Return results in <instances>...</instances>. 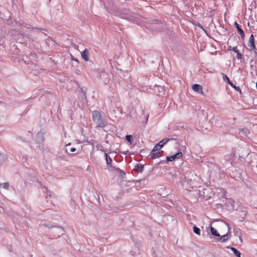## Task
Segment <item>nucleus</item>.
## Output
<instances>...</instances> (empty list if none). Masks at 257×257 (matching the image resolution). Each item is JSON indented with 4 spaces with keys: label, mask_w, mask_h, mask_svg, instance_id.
Returning <instances> with one entry per match:
<instances>
[{
    "label": "nucleus",
    "mask_w": 257,
    "mask_h": 257,
    "mask_svg": "<svg viewBox=\"0 0 257 257\" xmlns=\"http://www.w3.org/2000/svg\"><path fill=\"white\" fill-rule=\"evenodd\" d=\"M254 54H255V55H256L257 54V53L255 51H254Z\"/></svg>",
    "instance_id": "31"
},
{
    "label": "nucleus",
    "mask_w": 257,
    "mask_h": 257,
    "mask_svg": "<svg viewBox=\"0 0 257 257\" xmlns=\"http://www.w3.org/2000/svg\"><path fill=\"white\" fill-rule=\"evenodd\" d=\"M111 168V171H113L116 172V169H117V168L113 166L112 165L110 166Z\"/></svg>",
    "instance_id": "24"
},
{
    "label": "nucleus",
    "mask_w": 257,
    "mask_h": 257,
    "mask_svg": "<svg viewBox=\"0 0 257 257\" xmlns=\"http://www.w3.org/2000/svg\"><path fill=\"white\" fill-rule=\"evenodd\" d=\"M239 240H240V242H242V239L241 236L240 234V235L239 236Z\"/></svg>",
    "instance_id": "25"
},
{
    "label": "nucleus",
    "mask_w": 257,
    "mask_h": 257,
    "mask_svg": "<svg viewBox=\"0 0 257 257\" xmlns=\"http://www.w3.org/2000/svg\"><path fill=\"white\" fill-rule=\"evenodd\" d=\"M230 86L231 87H232L233 88H234L236 90L239 91L240 92H241V90L239 88V87L236 86L233 83L232 85H230Z\"/></svg>",
    "instance_id": "21"
},
{
    "label": "nucleus",
    "mask_w": 257,
    "mask_h": 257,
    "mask_svg": "<svg viewBox=\"0 0 257 257\" xmlns=\"http://www.w3.org/2000/svg\"><path fill=\"white\" fill-rule=\"evenodd\" d=\"M199 27L203 30V27L201 25H199Z\"/></svg>",
    "instance_id": "30"
},
{
    "label": "nucleus",
    "mask_w": 257,
    "mask_h": 257,
    "mask_svg": "<svg viewBox=\"0 0 257 257\" xmlns=\"http://www.w3.org/2000/svg\"><path fill=\"white\" fill-rule=\"evenodd\" d=\"M223 80L226 81V82H227L230 85H233V83L232 82H231L230 80H229V79L228 78V77L226 75H224V74H223Z\"/></svg>",
    "instance_id": "16"
},
{
    "label": "nucleus",
    "mask_w": 257,
    "mask_h": 257,
    "mask_svg": "<svg viewBox=\"0 0 257 257\" xmlns=\"http://www.w3.org/2000/svg\"><path fill=\"white\" fill-rule=\"evenodd\" d=\"M93 119L96 125L98 127H104L107 124V121L105 120V117L102 114L97 111L95 110L92 112Z\"/></svg>",
    "instance_id": "1"
},
{
    "label": "nucleus",
    "mask_w": 257,
    "mask_h": 257,
    "mask_svg": "<svg viewBox=\"0 0 257 257\" xmlns=\"http://www.w3.org/2000/svg\"><path fill=\"white\" fill-rule=\"evenodd\" d=\"M226 225L227 229H228V232H229V228L228 224L226 223Z\"/></svg>",
    "instance_id": "29"
},
{
    "label": "nucleus",
    "mask_w": 257,
    "mask_h": 257,
    "mask_svg": "<svg viewBox=\"0 0 257 257\" xmlns=\"http://www.w3.org/2000/svg\"><path fill=\"white\" fill-rule=\"evenodd\" d=\"M182 156V153L181 152H179L177 153L176 154L171 156L170 157H167V160L168 161H173L175 160L176 159H179L181 158Z\"/></svg>",
    "instance_id": "4"
},
{
    "label": "nucleus",
    "mask_w": 257,
    "mask_h": 257,
    "mask_svg": "<svg viewBox=\"0 0 257 257\" xmlns=\"http://www.w3.org/2000/svg\"><path fill=\"white\" fill-rule=\"evenodd\" d=\"M231 50H232V51H233L234 52H235L236 53H237V52L238 51L236 47H233L231 49Z\"/></svg>",
    "instance_id": "23"
},
{
    "label": "nucleus",
    "mask_w": 257,
    "mask_h": 257,
    "mask_svg": "<svg viewBox=\"0 0 257 257\" xmlns=\"http://www.w3.org/2000/svg\"><path fill=\"white\" fill-rule=\"evenodd\" d=\"M234 201L232 200H229L228 201V203L231 204L232 202H233Z\"/></svg>",
    "instance_id": "28"
},
{
    "label": "nucleus",
    "mask_w": 257,
    "mask_h": 257,
    "mask_svg": "<svg viewBox=\"0 0 257 257\" xmlns=\"http://www.w3.org/2000/svg\"><path fill=\"white\" fill-rule=\"evenodd\" d=\"M72 60L78 62V60L76 59H75L74 57H72Z\"/></svg>",
    "instance_id": "26"
},
{
    "label": "nucleus",
    "mask_w": 257,
    "mask_h": 257,
    "mask_svg": "<svg viewBox=\"0 0 257 257\" xmlns=\"http://www.w3.org/2000/svg\"><path fill=\"white\" fill-rule=\"evenodd\" d=\"M158 89H159V91H160L161 89H159V87H158Z\"/></svg>",
    "instance_id": "33"
},
{
    "label": "nucleus",
    "mask_w": 257,
    "mask_h": 257,
    "mask_svg": "<svg viewBox=\"0 0 257 257\" xmlns=\"http://www.w3.org/2000/svg\"><path fill=\"white\" fill-rule=\"evenodd\" d=\"M192 89L195 92H197L200 94L203 93L202 87L200 85L194 84L192 85Z\"/></svg>",
    "instance_id": "7"
},
{
    "label": "nucleus",
    "mask_w": 257,
    "mask_h": 257,
    "mask_svg": "<svg viewBox=\"0 0 257 257\" xmlns=\"http://www.w3.org/2000/svg\"><path fill=\"white\" fill-rule=\"evenodd\" d=\"M76 151V149L74 147H71L70 144H68L65 146V151L68 154L74 152Z\"/></svg>",
    "instance_id": "8"
},
{
    "label": "nucleus",
    "mask_w": 257,
    "mask_h": 257,
    "mask_svg": "<svg viewBox=\"0 0 257 257\" xmlns=\"http://www.w3.org/2000/svg\"><path fill=\"white\" fill-rule=\"evenodd\" d=\"M81 56L85 61H88L89 58V53L88 49H85L81 52Z\"/></svg>",
    "instance_id": "5"
},
{
    "label": "nucleus",
    "mask_w": 257,
    "mask_h": 257,
    "mask_svg": "<svg viewBox=\"0 0 257 257\" xmlns=\"http://www.w3.org/2000/svg\"><path fill=\"white\" fill-rule=\"evenodd\" d=\"M237 58L238 59H241L242 58V55L239 52V51L237 52Z\"/></svg>",
    "instance_id": "22"
},
{
    "label": "nucleus",
    "mask_w": 257,
    "mask_h": 257,
    "mask_svg": "<svg viewBox=\"0 0 257 257\" xmlns=\"http://www.w3.org/2000/svg\"><path fill=\"white\" fill-rule=\"evenodd\" d=\"M160 88H161V90L163 89V88L162 87H160Z\"/></svg>",
    "instance_id": "34"
},
{
    "label": "nucleus",
    "mask_w": 257,
    "mask_h": 257,
    "mask_svg": "<svg viewBox=\"0 0 257 257\" xmlns=\"http://www.w3.org/2000/svg\"><path fill=\"white\" fill-rule=\"evenodd\" d=\"M228 238V233H226L222 235L219 239H218V240L223 242L227 240Z\"/></svg>",
    "instance_id": "10"
},
{
    "label": "nucleus",
    "mask_w": 257,
    "mask_h": 257,
    "mask_svg": "<svg viewBox=\"0 0 257 257\" xmlns=\"http://www.w3.org/2000/svg\"><path fill=\"white\" fill-rule=\"evenodd\" d=\"M1 186H2L4 188L6 189H8L9 187V183L8 182H6L3 184H1Z\"/></svg>",
    "instance_id": "20"
},
{
    "label": "nucleus",
    "mask_w": 257,
    "mask_h": 257,
    "mask_svg": "<svg viewBox=\"0 0 257 257\" xmlns=\"http://www.w3.org/2000/svg\"><path fill=\"white\" fill-rule=\"evenodd\" d=\"M105 156L106 158V163L107 164V165H109L110 166L111 165L112 160L110 157L106 153L105 154Z\"/></svg>",
    "instance_id": "15"
},
{
    "label": "nucleus",
    "mask_w": 257,
    "mask_h": 257,
    "mask_svg": "<svg viewBox=\"0 0 257 257\" xmlns=\"http://www.w3.org/2000/svg\"><path fill=\"white\" fill-rule=\"evenodd\" d=\"M50 193H51V192H50V191H47V194L48 195H50V196H51Z\"/></svg>",
    "instance_id": "27"
},
{
    "label": "nucleus",
    "mask_w": 257,
    "mask_h": 257,
    "mask_svg": "<svg viewBox=\"0 0 257 257\" xmlns=\"http://www.w3.org/2000/svg\"><path fill=\"white\" fill-rule=\"evenodd\" d=\"M163 153V151H160V149L157 148L156 149V146H155L151 152L150 155L151 158L153 159L160 157Z\"/></svg>",
    "instance_id": "2"
},
{
    "label": "nucleus",
    "mask_w": 257,
    "mask_h": 257,
    "mask_svg": "<svg viewBox=\"0 0 257 257\" xmlns=\"http://www.w3.org/2000/svg\"><path fill=\"white\" fill-rule=\"evenodd\" d=\"M116 173L119 174L120 176H122L125 175V173L124 171L119 169H116Z\"/></svg>",
    "instance_id": "19"
},
{
    "label": "nucleus",
    "mask_w": 257,
    "mask_h": 257,
    "mask_svg": "<svg viewBox=\"0 0 257 257\" xmlns=\"http://www.w3.org/2000/svg\"><path fill=\"white\" fill-rule=\"evenodd\" d=\"M239 134H240L242 136H246L249 134V131L247 128H242L240 130Z\"/></svg>",
    "instance_id": "11"
},
{
    "label": "nucleus",
    "mask_w": 257,
    "mask_h": 257,
    "mask_svg": "<svg viewBox=\"0 0 257 257\" xmlns=\"http://www.w3.org/2000/svg\"><path fill=\"white\" fill-rule=\"evenodd\" d=\"M144 169V166L142 165L137 164L135 166L134 170L135 171H139L140 172H142Z\"/></svg>",
    "instance_id": "12"
},
{
    "label": "nucleus",
    "mask_w": 257,
    "mask_h": 257,
    "mask_svg": "<svg viewBox=\"0 0 257 257\" xmlns=\"http://www.w3.org/2000/svg\"><path fill=\"white\" fill-rule=\"evenodd\" d=\"M170 139H164L160 141L158 144H157L156 146V149L157 148L160 149V150L163 147V146L166 144L167 142L169 141Z\"/></svg>",
    "instance_id": "6"
},
{
    "label": "nucleus",
    "mask_w": 257,
    "mask_h": 257,
    "mask_svg": "<svg viewBox=\"0 0 257 257\" xmlns=\"http://www.w3.org/2000/svg\"><path fill=\"white\" fill-rule=\"evenodd\" d=\"M158 89H159V91H160L161 89H159V87H158Z\"/></svg>",
    "instance_id": "32"
},
{
    "label": "nucleus",
    "mask_w": 257,
    "mask_h": 257,
    "mask_svg": "<svg viewBox=\"0 0 257 257\" xmlns=\"http://www.w3.org/2000/svg\"><path fill=\"white\" fill-rule=\"evenodd\" d=\"M210 231L212 235L218 237L220 236V235L217 233L216 230L212 226L210 227Z\"/></svg>",
    "instance_id": "14"
},
{
    "label": "nucleus",
    "mask_w": 257,
    "mask_h": 257,
    "mask_svg": "<svg viewBox=\"0 0 257 257\" xmlns=\"http://www.w3.org/2000/svg\"><path fill=\"white\" fill-rule=\"evenodd\" d=\"M193 231L197 235H200V229L197 227L196 226H194L193 228Z\"/></svg>",
    "instance_id": "17"
},
{
    "label": "nucleus",
    "mask_w": 257,
    "mask_h": 257,
    "mask_svg": "<svg viewBox=\"0 0 257 257\" xmlns=\"http://www.w3.org/2000/svg\"><path fill=\"white\" fill-rule=\"evenodd\" d=\"M234 25L235 26V27H236V28L237 29V31L238 32V33L240 34V36L241 37V38H243L244 36V32L239 27V25L236 23V22H235L234 24Z\"/></svg>",
    "instance_id": "9"
},
{
    "label": "nucleus",
    "mask_w": 257,
    "mask_h": 257,
    "mask_svg": "<svg viewBox=\"0 0 257 257\" xmlns=\"http://www.w3.org/2000/svg\"><path fill=\"white\" fill-rule=\"evenodd\" d=\"M133 136L132 135H127L125 137L126 140L131 144H132L133 143Z\"/></svg>",
    "instance_id": "18"
},
{
    "label": "nucleus",
    "mask_w": 257,
    "mask_h": 257,
    "mask_svg": "<svg viewBox=\"0 0 257 257\" xmlns=\"http://www.w3.org/2000/svg\"><path fill=\"white\" fill-rule=\"evenodd\" d=\"M230 248L234 253V254L237 256V257H240V252L237 250L236 248L234 247H228Z\"/></svg>",
    "instance_id": "13"
},
{
    "label": "nucleus",
    "mask_w": 257,
    "mask_h": 257,
    "mask_svg": "<svg viewBox=\"0 0 257 257\" xmlns=\"http://www.w3.org/2000/svg\"><path fill=\"white\" fill-rule=\"evenodd\" d=\"M248 46L250 50L253 49L254 50H256L254 44V37L252 34H251L249 37Z\"/></svg>",
    "instance_id": "3"
}]
</instances>
